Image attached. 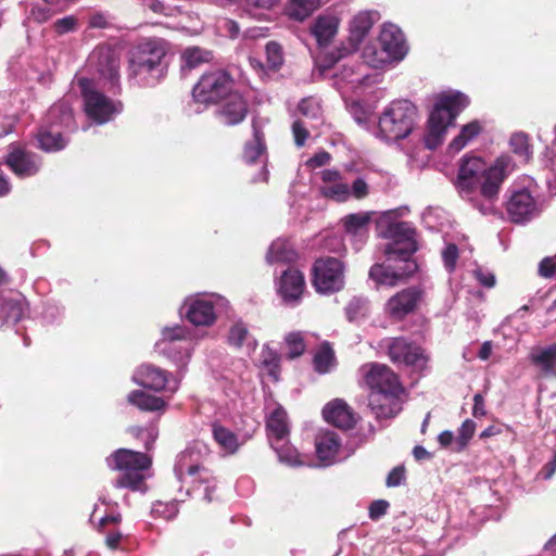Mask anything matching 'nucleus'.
<instances>
[{"label": "nucleus", "instance_id": "nucleus-59", "mask_svg": "<svg viewBox=\"0 0 556 556\" xmlns=\"http://www.w3.org/2000/svg\"><path fill=\"white\" fill-rule=\"evenodd\" d=\"M471 273L480 286L488 289L495 287L496 278L490 269L477 265Z\"/></svg>", "mask_w": 556, "mask_h": 556}, {"label": "nucleus", "instance_id": "nucleus-4", "mask_svg": "<svg viewBox=\"0 0 556 556\" xmlns=\"http://www.w3.org/2000/svg\"><path fill=\"white\" fill-rule=\"evenodd\" d=\"M469 98L457 90L441 92L434 102L428 119V131L425 138L426 147L433 150L443 140L446 130L456 117L469 105Z\"/></svg>", "mask_w": 556, "mask_h": 556}, {"label": "nucleus", "instance_id": "nucleus-55", "mask_svg": "<svg viewBox=\"0 0 556 556\" xmlns=\"http://www.w3.org/2000/svg\"><path fill=\"white\" fill-rule=\"evenodd\" d=\"M299 111L307 118L318 119L321 116L320 103L316 98L303 99L299 104Z\"/></svg>", "mask_w": 556, "mask_h": 556}, {"label": "nucleus", "instance_id": "nucleus-61", "mask_svg": "<svg viewBox=\"0 0 556 556\" xmlns=\"http://www.w3.org/2000/svg\"><path fill=\"white\" fill-rule=\"evenodd\" d=\"M457 257V247L453 243L447 244L442 251L443 263L447 271L452 273L455 269Z\"/></svg>", "mask_w": 556, "mask_h": 556}, {"label": "nucleus", "instance_id": "nucleus-53", "mask_svg": "<svg viewBox=\"0 0 556 556\" xmlns=\"http://www.w3.org/2000/svg\"><path fill=\"white\" fill-rule=\"evenodd\" d=\"M128 432L132 437L142 440L144 447L147 450L152 448V446L159 435L157 427L154 424H151L148 427H130Z\"/></svg>", "mask_w": 556, "mask_h": 556}, {"label": "nucleus", "instance_id": "nucleus-57", "mask_svg": "<svg viewBox=\"0 0 556 556\" xmlns=\"http://www.w3.org/2000/svg\"><path fill=\"white\" fill-rule=\"evenodd\" d=\"M349 111L354 121L362 127L367 128L370 122L371 112L359 102H352Z\"/></svg>", "mask_w": 556, "mask_h": 556}, {"label": "nucleus", "instance_id": "nucleus-26", "mask_svg": "<svg viewBox=\"0 0 556 556\" xmlns=\"http://www.w3.org/2000/svg\"><path fill=\"white\" fill-rule=\"evenodd\" d=\"M371 215L369 212H358L349 214L342 218V224L346 235L351 237V241L355 250H361L368 238V226Z\"/></svg>", "mask_w": 556, "mask_h": 556}, {"label": "nucleus", "instance_id": "nucleus-41", "mask_svg": "<svg viewBox=\"0 0 556 556\" xmlns=\"http://www.w3.org/2000/svg\"><path fill=\"white\" fill-rule=\"evenodd\" d=\"M508 147L520 163L527 164L533 157V147L530 136L525 131L513 132L508 140Z\"/></svg>", "mask_w": 556, "mask_h": 556}, {"label": "nucleus", "instance_id": "nucleus-60", "mask_svg": "<svg viewBox=\"0 0 556 556\" xmlns=\"http://www.w3.org/2000/svg\"><path fill=\"white\" fill-rule=\"evenodd\" d=\"M64 308L58 303L47 302L42 309V318L48 324H53L62 318Z\"/></svg>", "mask_w": 556, "mask_h": 556}, {"label": "nucleus", "instance_id": "nucleus-58", "mask_svg": "<svg viewBox=\"0 0 556 556\" xmlns=\"http://www.w3.org/2000/svg\"><path fill=\"white\" fill-rule=\"evenodd\" d=\"M151 511L155 517H161L169 520L177 516L178 506L176 502H156L155 504H153Z\"/></svg>", "mask_w": 556, "mask_h": 556}, {"label": "nucleus", "instance_id": "nucleus-62", "mask_svg": "<svg viewBox=\"0 0 556 556\" xmlns=\"http://www.w3.org/2000/svg\"><path fill=\"white\" fill-rule=\"evenodd\" d=\"M369 194V186L363 177L356 178L350 187V198L356 200L365 199Z\"/></svg>", "mask_w": 556, "mask_h": 556}, {"label": "nucleus", "instance_id": "nucleus-38", "mask_svg": "<svg viewBox=\"0 0 556 556\" xmlns=\"http://www.w3.org/2000/svg\"><path fill=\"white\" fill-rule=\"evenodd\" d=\"M130 405L142 412H164L167 403L164 399L147 393L142 390H134L127 395Z\"/></svg>", "mask_w": 556, "mask_h": 556}, {"label": "nucleus", "instance_id": "nucleus-15", "mask_svg": "<svg viewBox=\"0 0 556 556\" xmlns=\"http://www.w3.org/2000/svg\"><path fill=\"white\" fill-rule=\"evenodd\" d=\"M313 286L320 294H331L344 287V265L334 257L319 258L313 266Z\"/></svg>", "mask_w": 556, "mask_h": 556}, {"label": "nucleus", "instance_id": "nucleus-28", "mask_svg": "<svg viewBox=\"0 0 556 556\" xmlns=\"http://www.w3.org/2000/svg\"><path fill=\"white\" fill-rule=\"evenodd\" d=\"M325 420L337 428L350 429L356 424V418L350 406L340 399L329 402L323 409Z\"/></svg>", "mask_w": 556, "mask_h": 556}, {"label": "nucleus", "instance_id": "nucleus-45", "mask_svg": "<svg viewBox=\"0 0 556 556\" xmlns=\"http://www.w3.org/2000/svg\"><path fill=\"white\" fill-rule=\"evenodd\" d=\"M295 252L287 240H275L266 254L268 264L275 263H291L295 260Z\"/></svg>", "mask_w": 556, "mask_h": 556}, {"label": "nucleus", "instance_id": "nucleus-44", "mask_svg": "<svg viewBox=\"0 0 556 556\" xmlns=\"http://www.w3.org/2000/svg\"><path fill=\"white\" fill-rule=\"evenodd\" d=\"M270 446L276 452L280 463L290 467H299L305 465V462L302 459V456L298 450L290 444L289 438L277 441L275 443H270Z\"/></svg>", "mask_w": 556, "mask_h": 556}, {"label": "nucleus", "instance_id": "nucleus-29", "mask_svg": "<svg viewBox=\"0 0 556 556\" xmlns=\"http://www.w3.org/2000/svg\"><path fill=\"white\" fill-rule=\"evenodd\" d=\"M341 443L342 441L337 432L330 430L320 431L315 439L318 459L325 466L333 464L338 459Z\"/></svg>", "mask_w": 556, "mask_h": 556}, {"label": "nucleus", "instance_id": "nucleus-21", "mask_svg": "<svg viewBox=\"0 0 556 556\" xmlns=\"http://www.w3.org/2000/svg\"><path fill=\"white\" fill-rule=\"evenodd\" d=\"M341 16L338 12L326 10L319 13L309 25V34L318 47H328L339 33Z\"/></svg>", "mask_w": 556, "mask_h": 556}, {"label": "nucleus", "instance_id": "nucleus-64", "mask_svg": "<svg viewBox=\"0 0 556 556\" xmlns=\"http://www.w3.org/2000/svg\"><path fill=\"white\" fill-rule=\"evenodd\" d=\"M294 142L298 147H303L308 137L307 126L303 121H295L292 124Z\"/></svg>", "mask_w": 556, "mask_h": 556}, {"label": "nucleus", "instance_id": "nucleus-39", "mask_svg": "<svg viewBox=\"0 0 556 556\" xmlns=\"http://www.w3.org/2000/svg\"><path fill=\"white\" fill-rule=\"evenodd\" d=\"M323 3V0H287L285 14L295 22H304Z\"/></svg>", "mask_w": 556, "mask_h": 556}, {"label": "nucleus", "instance_id": "nucleus-23", "mask_svg": "<svg viewBox=\"0 0 556 556\" xmlns=\"http://www.w3.org/2000/svg\"><path fill=\"white\" fill-rule=\"evenodd\" d=\"M94 55H98V72L105 81V88L113 93H119V59L109 49H100L94 52Z\"/></svg>", "mask_w": 556, "mask_h": 556}, {"label": "nucleus", "instance_id": "nucleus-31", "mask_svg": "<svg viewBox=\"0 0 556 556\" xmlns=\"http://www.w3.org/2000/svg\"><path fill=\"white\" fill-rule=\"evenodd\" d=\"M212 435L224 455L236 454L247 441L244 437L235 433L219 422L212 424Z\"/></svg>", "mask_w": 556, "mask_h": 556}, {"label": "nucleus", "instance_id": "nucleus-14", "mask_svg": "<svg viewBox=\"0 0 556 556\" xmlns=\"http://www.w3.org/2000/svg\"><path fill=\"white\" fill-rule=\"evenodd\" d=\"M415 235V229L407 222L389 224L384 231V237L391 240L384 249L387 260L412 258L417 251Z\"/></svg>", "mask_w": 556, "mask_h": 556}, {"label": "nucleus", "instance_id": "nucleus-36", "mask_svg": "<svg viewBox=\"0 0 556 556\" xmlns=\"http://www.w3.org/2000/svg\"><path fill=\"white\" fill-rule=\"evenodd\" d=\"M266 159L267 154L264 132L257 126V123L254 121L253 137L244 146L243 160L249 164H253L257 160H260V162L263 163L264 161H266Z\"/></svg>", "mask_w": 556, "mask_h": 556}, {"label": "nucleus", "instance_id": "nucleus-51", "mask_svg": "<svg viewBox=\"0 0 556 556\" xmlns=\"http://www.w3.org/2000/svg\"><path fill=\"white\" fill-rule=\"evenodd\" d=\"M369 308V302L366 298L354 296L345 306V316L349 321H358L364 318Z\"/></svg>", "mask_w": 556, "mask_h": 556}, {"label": "nucleus", "instance_id": "nucleus-7", "mask_svg": "<svg viewBox=\"0 0 556 556\" xmlns=\"http://www.w3.org/2000/svg\"><path fill=\"white\" fill-rule=\"evenodd\" d=\"M516 167V161L511 155L507 153L498 155L492 165L489 166V172L481 189L465 198L471 201L473 207L482 215L494 214L501 186L515 172Z\"/></svg>", "mask_w": 556, "mask_h": 556}, {"label": "nucleus", "instance_id": "nucleus-46", "mask_svg": "<svg viewBox=\"0 0 556 556\" xmlns=\"http://www.w3.org/2000/svg\"><path fill=\"white\" fill-rule=\"evenodd\" d=\"M362 58L364 63L372 68H382L393 62L380 45L377 47L374 43H368L364 47Z\"/></svg>", "mask_w": 556, "mask_h": 556}, {"label": "nucleus", "instance_id": "nucleus-30", "mask_svg": "<svg viewBox=\"0 0 556 556\" xmlns=\"http://www.w3.org/2000/svg\"><path fill=\"white\" fill-rule=\"evenodd\" d=\"M375 12H359L349 23V50L355 51L369 34L376 18Z\"/></svg>", "mask_w": 556, "mask_h": 556}, {"label": "nucleus", "instance_id": "nucleus-3", "mask_svg": "<svg viewBox=\"0 0 556 556\" xmlns=\"http://www.w3.org/2000/svg\"><path fill=\"white\" fill-rule=\"evenodd\" d=\"M546 206V197L534 178L522 176L510 186L506 212L513 223L527 224L538 218Z\"/></svg>", "mask_w": 556, "mask_h": 556}, {"label": "nucleus", "instance_id": "nucleus-19", "mask_svg": "<svg viewBox=\"0 0 556 556\" xmlns=\"http://www.w3.org/2000/svg\"><path fill=\"white\" fill-rule=\"evenodd\" d=\"M399 265L391 267L384 264H375L369 270V277L379 286L395 287L401 280L417 270V264L412 258H396Z\"/></svg>", "mask_w": 556, "mask_h": 556}, {"label": "nucleus", "instance_id": "nucleus-22", "mask_svg": "<svg viewBox=\"0 0 556 556\" xmlns=\"http://www.w3.org/2000/svg\"><path fill=\"white\" fill-rule=\"evenodd\" d=\"M305 289V279L303 274L289 267L283 270L277 281V291L283 303L289 306H295L300 303Z\"/></svg>", "mask_w": 556, "mask_h": 556}, {"label": "nucleus", "instance_id": "nucleus-37", "mask_svg": "<svg viewBox=\"0 0 556 556\" xmlns=\"http://www.w3.org/2000/svg\"><path fill=\"white\" fill-rule=\"evenodd\" d=\"M7 164L20 177L30 176L33 173L34 161L31 153L26 152L18 146L11 147V151L7 156Z\"/></svg>", "mask_w": 556, "mask_h": 556}, {"label": "nucleus", "instance_id": "nucleus-10", "mask_svg": "<svg viewBox=\"0 0 556 556\" xmlns=\"http://www.w3.org/2000/svg\"><path fill=\"white\" fill-rule=\"evenodd\" d=\"M46 126L37 134V142L42 150L55 152L64 149L68 139L64 130L76 129L73 110L65 101L53 104L46 116Z\"/></svg>", "mask_w": 556, "mask_h": 556}, {"label": "nucleus", "instance_id": "nucleus-43", "mask_svg": "<svg viewBox=\"0 0 556 556\" xmlns=\"http://www.w3.org/2000/svg\"><path fill=\"white\" fill-rule=\"evenodd\" d=\"M482 129V123L477 119L464 125L459 134L448 144V151L451 153H458L467 147L469 142L477 138L481 134Z\"/></svg>", "mask_w": 556, "mask_h": 556}, {"label": "nucleus", "instance_id": "nucleus-1", "mask_svg": "<svg viewBox=\"0 0 556 556\" xmlns=\"http://www.w3.org/2000/svg\"><path fill=\"white\" fill-rule=\"evenodd\" d=\"M166 45L161 39L150 38L135 46L128 60V81L139 87H153L166 74Z\"/></svg>", "mask_w": 556, "mask_h": 556}, {"label": "nucleus", "instance_id": "nucleus-50", "mask_svg": "<svg viewBox=\"0 0 556 556\" xmlns=\"http://www.w3.org/2000/svg\"><path fill=\"white\" fill-rule=\"evenodd\" d=\"M319 192L325 198L337 202H345L350 199V186L343 182L342 179L333 184L321 185Z\"/></svg>", "mask_w": 556, "mask_h": 556}, {"label": "nucleus", "instance_id": "nucleus-52", "mask_svg": "<svg viewBox=\"0 0 556 556\" xmlns=\"http://www.w3.org/2000/svg\"><path fill=\"white\" fill-rule=\"evenodd\" d=\"M285 343L288 350V357L293 359L301 356L306 349L304 334L300 331H293L285 337Z\"/></svg>", "mask_w": 556, "mask_h": 556}, {"label": "nucleus", "instance_id": "nucleus-54", "mask_svg": "<svg viewBox=\"0 0 556 556\" xmlns=\"http://www.w3.org/2000/svg\"><path fill=\"white\" fill-rule=\"evenodd\" d=\"M267 65L269 68L277 70L283 62L281 46L275 41H269L265 46Z\"/></svg>", "mask_w": 556, "mask_h": 556}, {"label": "nucleus", "instance_id": "nucleus-63", "mask_svg": "<svg viewBox=\"0 0 556 556\" xmlns=\"http://www.w3.org/2000/svg\"><path fill=\"white\" fill-rule=\"evenodd\" d=\"M77 27V18L73 15H68L59 18L54 23V29L59 35H64L74 31Z\"/></svg>", "mask_w": 556, "mask_h": 556}, {"label": "nucleus", "instance_id": "nucleus-9", "mask_svg": "<svg viewBox=\"0 0 556 556\" xmlns=\"http://www.w3.org/2000/svg\"><path fill=\"white\" fill-rule=\"evenodd\" d=\"M418 121L416 105L408 100H394L382 111L378 119V137L387 141L407 138Z\"/></svg>", "mask_w": 556, "mask_h": 556}, {"label": "nucleus", "instance_id": "nucleus-16", "mask_svg": "<svg viewBox=\"0 0 556 556\" xmlns=\"http://www.w3.org/2000/svg\"><path fill=\"white\" fill-rule=\"evenodd\" d=\"M232 79L224 71H214L202 75L192 90V97L199 103H214L232 93Z\"/></svg>", "mask_w": 556, "mask_h": 556}, {"label": "nucleus", "instance_id": "nucleus-56", "mask_svg": "<svg viewBox=\"0 0 556 556\" xmlns=\"http://www.w3.org/2000/svg\"><path fill=\"white\" fill-rule=\"evenodd\" d=\"M476 430V424L471 419H466L460 428L458 429V435L456 438V451L463 450L470 439L472 438Z\"/></svg>", "mask_w": 556, "mask_h": 556}, {"label": "nucleus", "instance_id": "nucleus-8", "mask_svg": "<svg viewBox=\"0 0 556 556\" xmlns=\"http://www.w3.org/2000/svg\"><path fill=\"white\" fill-rule=\"evenodd\" d=\"M229 309L230 302L226 296L215 292H198L184 299L180 315L197 328H210L220 314Z\"/></svg>", "mask_w": 556, "mask_h": 556}, {"label": "nucleus", "instance_id": "nucleus-42", "mask_svg": "<svg viewBox=\"0 0 556 556\" xmlns=\"http://www.w3.org/2000/svg\"><path fill=\"white\" fill-rule=\"evenodd\" d=\"M315 371L325 375L333 370L337 366L336 353L328 341L321 342L313 357Z\"/></svg>", "mask_w": 556, "mask_h": 556}, {"label": "nucleus", "instance_id": "nucleus-5", "mask_svg": "<svg viewBox=\"0 0 556 556\" xmlns=\"http://www.w3.org/2000/svg\"><path fill=\"white\" fill-rule=\"evenodd\" d=\"M106 463L111 469L121 471L119 478L112 484L113 488H126L142 493L147 491L144 481L152 463L147 454L119 448L106 458Z\"/></svg>", "mask_w": 556, "mask_h": 556}, {"label": "nucleus", "instance_id": "nucleus-34", "mask_svg": "<svg viewBox=\"0 0 556 556\" xmlns=\"http://www.w3.org/2000/svg\"><path fill=\"white\" fill-rule=\"evenodd\" d=\"M397 393L370 392L369 406L377 418H392L401 410Z\"/></svg>", "mask_w": 556, "mask_h": 556}, {"label": "nucleus", "instance_id": "nucleus-35", "mask_svg": "<svg viewBox=\"0 0 556 556\" xmlns=\"http://www.w3.org/2000/svg\"><path fill=\"white\" fill-rule=\"evenodd\" d=\"M529 359L544 376L556 377V342L534 346L529 354Z\"/></svg>", "mask_w": 556, "mask_h": 556}, {"label": "nucleus", "instance_id": "nucleus-32", "mask_svg": "<svg viewBox=\"0 0 556 556\" xmlns=\"http://www.w3.org/2000/svg\"><path fill=\"white\" fill-rule=\"evenodd\" d=\"M266 429L269 443L289 438L290 427L287 412L282 406L276 405L266 416Z\"/></svg>", "mask_w": 556, "mask_h": 556}, {"label": "nucleus", "instance_id": "nucleus-48", "mask_svg": "<svg viewBox=\"0 0 556 556\" xmlns=\"http://www.w3.org/2000/svg\"><path fill=\"white\" fill-rule=\"evenodd\" d=\"M24 314V306L18 299L4 300L0 306V321L1 326L5 324L17 323Z\"/></svg>", "mask_w": 556, "mask_h": 556}, {"label": "nucleus", "instance_id": "nucleus-2", "mask_svg": "<svg viewBox=\"0 0 556 556\" xmlns=\"http://www.w3.org/2000/svg\"><path fill=\"white\" fill-rule=\"evenodd\" d=\"M351 51L346 47H341L326 53L317 61L319 73L324 77L333 79V86L345 94L350 91L355 92L363 87L370 86L378 81L377 75L367 74L364 72V66L356 63H344L338 65L339 61Z\"/></svg>", "mask_w": 556, "mask_h": 556}, {"label": "nucleus", "instance_id": "nucleus-25", "mask_svg": "<svg viewBox=\"0 0 556 556\" xmlns=\"http://www.w3.org/2000/svg\"><path fill=\"white\" fill-rule=\"evenodd\" d=\"M248 114V104L238 92L228 94L217 110L219 122L227 126L240 124Z\"/></svg>", "mask_w": 556, "mask_h": 556}, {"label": "nucleus", "instance_id": "nucleus-33", "mask_svg": "<svg viewBox=\"0 0 556 556\" xmlns=\"http://www.w3.org/2000/svg\"><path fill=\"white\" fill-rule=\"evenodd\" d=\"M220 378L232 393L239 394L244 389V384L250 381L251 375L247 363L238 358L231 361L230 367L223 370Z\"/></svg>", "mask_w": 556, "mask_h": 556}, {"label": "nucleus", "instance_id": "nucleus-18", "mask_svg": "<svg viewBox=\"0 0 556 556\" xmlns=\"http://www.w3.org/2000/svg\"><path fill=\"white\" fill-rule=\"evenodd\" d=\"M489 167L480 157H465L460 164L457 176V188L462 197H469L481 189Z\"/></svg>", "mask_w": 556, "mask_h": 556}, {"label": "nucleus", "instance_id": "nucleus-12", "mask_svg": "<svg viewBox=\"0 0 556 556\" xmlns=\"http://www.w3.org/2000/svg\"><path fill=\"white\" fill-rule=\"evenodd\" d=\"M189 330L182 325L165 327L157 342L160 351L172 359L178 369H186L192 355V344L187 340Z\"/></svg>", "mask_w": 556, "mask_h": 556}, {"label": "nucleus", "instance_id": "nucleus-13", "mask_svg": "<svg viewBox=\"0 0 556 556\" xmlns=\"http://www.w3.org/2000/svg\"><path fill=\"white\" fill-rule=\"evenodd\" d=\"M185 370L178 369V372L173 375L154 365L142 364L134 371L131 379L142 388L155 392L166 391L174 394L179 389Z\"/></svg>", "mask_w": 556, "mask_h": 556}, {"label": "nucleus", "instance_id": "nucleus-40", "mask_svg": "<svg viewBox=\"0 0 556 556\" xmlns=\"http://www.w3.org/2000/svg\"><path fill=\"white\" fill-rule=\"evenodd\" d=\"M226 342L229 346L235 349H241L244 345H254L255 340L253 339L249 326L242 319H236L229 325Z\"/></svg>", "mask_w": 556, "mask_h": 556}, {"label": "nucleus", "instance_id": "nucleus-11", "mask_svg": "<svg viewBox=\"0 0 556 556\" xmlns=\"http://www.w3.org/2000/svg\"><path fill=\"white\" fill-rule=\"evenodd\" d=\"M77 85L83 98L84 112L93 124L110 123L123 112V103L104 94L91 79L79 78Z\"/></svg>", "mask_w": 556, "mask_h": 556}, {"label": "nucleus", "instance_id": "nucleus-27", "mask_svg": "<svg viewBox=\"0 0 556 556\" xmlns=\"http://www.w3.org/2000/svg\"><path fill=\"white\" fill-rule=\"evenodd\" d=\"M419 298L420 293L415 288L402 290L387 302L386 311L393 318L401 319L415 309Z\"/></svg>", "mask_w": 556, "mask_h": 556}, {"label": "nucleus", "instance_id": "nucleus-24", "mask_svg": "<svg viewBox=\"0 0 556 556\" xmlns=\"http://www.w3.org/2000/svg\"><path fill=\"white\" fill-rule=\"evenodd\" d=\"M379 45L393 62L402 61L408 47L403 31L394 24H384L379 34Z\"/></svg>", "mask_w": 556, "mask_h": 556}, {"label": "nucleus", "instance_id": "nucleus-20", "mask_svg": "<svg viewBox=\"0 0 556 556\" xmlns=\"http://www.w3.org/2000/svg\"><path fill=\"white\" fill-rule=\"evenodd\" d=\"M388 351L391 361L395 364H404L416 370H422L427 365L428 358L424 351L404 338L391 339Z\"/></svg>", "mask_w": 556, "mask_h": 556}, {"label": "nucleus", "instance_id": "nucleus-6", "mask_svg": "<svg viewBox=\"0 0 556 556\" xmlns=\"http://www.w3.org/2000/svg\"><path fill=\"white\" fill-rule=\"evenodd\" d=\"M174 472L181 486H187V494L201 492L207 503L213 501L216 490L215 479L201 466V453L194 446L182 451L176 458Z\"/></svg>", "mask_w": 556, "mask_h": 556}, {"label": "nucleus", "instance_id": "nucleus-17", "mask_svg": "<svg viewBox=\"0 0 556 556\" xmlns=\"http://www.w3.org/2000/svg\"><path fill=\"white\" fill-rule=\"evenodd\" d=\"M359 375L371 392L399 393L401 390L396 375L384 364H364Z\"/></svg>", "mask_w": 556, "mask_h": 556}, {"label": "nucleus", "instance_id": "nucleus-47", "mask_svg": "<svg viewBox=\"0 0 556 556\" xmlns=\"http://www.w3.org/2000/svg\"><path fill=\"white\" fill-rule=\"evenodd\" d=\"M261 364L265 374L275 382L280 376V356L279 354L265 345L261 353Z\"/></svg>", "mask_w": 556, "mask_h": 556}, {"label": "nucleus", "instance_id": "nucleus-49", "mask_svg": "<svg viewBox=\"0 0 556 556\" xmlns=\"http://www.w3.org/2000/svg\"><path fill=\"white\" fill-rule=\"evenodd\" d=\"M212 59L210 51L200 49L198 47H189L181 54V68H194L204 62H208Z\"/></svg>", "mask_w": 556, "mask_h": 556}]
</instances>
